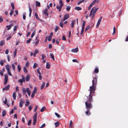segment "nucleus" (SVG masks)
<instances>
[{"label": "nucleus", "instance_id": "28", "mask_svg": "<svg viewBox=\"0 0 128 128\" xmlns=\"http://www.w3.org/2000/svg\"><path fill=\"white\" fill-rule=\"evenodd\" d=\"M24 71L25 73L27 74L28 72V70L25 67L24 68Z\"/></svg>", "mask_w": 128, "mask_h": 128}, {"label": "nucleus", "instance_id": "53", "mask_svg": "<svg viewBox=\"0 0 128 128\" xmlns=\"http://www.w3.org/2000/svg\"><path fill=\"white\" fill-rule=\"evenodd\" d=\"M50 56L54 60V55L52 54H50Z\"/></svg>", "mask_w": 128, "mask_h": 128}, {"label": "nucleus", "instance_id": "31", "mask_svg": "<svg viewBox=\"0 0 128 128\" xmlns=\"http://www.w3.org/2000/svg\"><path fill=\"white\" fill-rule=\"evenodd\" d=\"M6 112L5 110H4L2 112V116H4L6 115Z\"/></svg>", "mask_w": 128, "mask_h": 128}, {"label": "nucleus", "instance_id": "39", "mask_svg": "<svg viewBox=\"0 0 128 128\" xmlns=\"http://www.w3.org/2000/svg\"><path fill=\"white\" fill-rule=\"evenodd\" d=\"M30 104V102L28 100H26V104H25V106H28Z\"/></svg>", "mask_w": 128, "mask_h": 128}, {"label": "nucleus", "instance_id": "21", "mask_svg": "<svg viewBox=\"0 0 128 128\" xmlns=\"http://www.w3.org/2000/svg\"><path fill=\"white\" fill-rule=\"evenodd\" d=\"M76 22V21L75 20L73 21L71 23V27L73 28L74 26V25Z\"/></svg>", "mask_w": 128, "mask_h": 128}, {"label": "nucleus", "instance_id": "34", "mask_svg": "<svg viewBox=\"0 0 128 128\" xmlns=\"http://www.w3.org/2000/svg\"><path fill=\"white\" fill-rule=\"evenodd\" d=\"M70 127L71 128H72L73 126H72V120H71L69 124Z\"/></svg>", "mask_w": 128, "mask_h": 128}, {"label": "nucleus", "instance_id": "51", "mask_svg": "<svg viewBox=\"0 0 128 128\" xmlns=\"http://www.w3.org/2000/svg\"><path fill=\"white\" fill-rule=\"evenodd\" d=\"M90 26L89 25L88 26L86 27V28L85 30V31L86 32L87 30H88L90 28Z\"/></svg>", "mask_w": 128, "mask_h": 128}, {"label": "nucleus", "instance_id": "43", "mask_svg": "<svg viewBox=\"0 0 128 128\" xmlns=\"http://www.w3.org/2000/svg\"><path fill=\"white\" fill-rule=\"evenodd\" d=\"M37 66V64L36 63H34L33 66V68H36Z\"/></svg>", "mask_w": 128, "mask_h": 128}, {"label": "nucleus", "instance_id": "60", "mask_svg": "<svg viewBox=\"0 0 128 128\" xmlns=\"http://www.w3.org/2000/svg\"><path fill=\"white\" fill-rule=\"evenodd\" d=\"M29 65V63L28 62H27L25 66L26 67H28V66Z\"/></svg>", "mask_w": 128, "mask_h": 128}, {"label": "nucleus", "instance_id": "61", "mask_svg": "<svg viewBox=\"0 0 128 128\" xmlns=\"http://www.w3.org/2000/svg\"><path fill=\"white\" fill-rule=\"evenodd\" d=\"M6 27L8 28H7V30H10L11 28V27H10V25L9 26H6Z\"/></svg>", "mask_w": 128, "mask_h": 128}, {"label": "nucleus", "instance_id": "6", "mask_svg": "<svg viewBox=\"0 0 128 128\" xmlns=\"http://www.w3.org/2000/svg\"><path fill=\"white\" fill-rule=\"evenodd\" d=\"M92 95L91 94H89V97L88 98V99L87 101L86 102H91L92 101Z\"/></svg>", "mask_w": 128, "mask_h": 128}, {"label": "nucleus", "instance_id": "54", "mask_svg": "<svg viewBox=\"0 0 128 128\" xmlns=\"http://www.w3.org/2000/svg\"><path fill=\"white\" fill-rule=\"evenodd\" d=\"M32 40L31 38H30L28 40H27L26 41V43L28 44Z\"/></svg>", "mask_w": 128, "mask_h": 128}, {"label": "nucleus", "instance_id": "29", "mask_svg": "<svg viewBox=\"0 0 128 128\" xmlns=\"http://www.w3.org/2000/svg\"><path fill=\"white\" fill-rule=\"evenodd\" d=\"M86 24V22L85 21H84L83 22V24H82V28L84 29V26H85Z\"/></svg>", "mask_w": 128, "mask_h": 128}, {"label": "nucleus", "instance_id": "50", "mask_svg": "<svg viewBox=\"0 0 128 128\" xmlns=\"http://www.w3.org/2000/svg\"><path fill=\"white\" fill-rule=\"evenodd\" d=\"M60 26L62 27L63 26V23L62 22H60Z\"/></svg>", "mask_w": 128, "mask_h": 128}, {"label": "nucleus", "instance_id": "10", "mask_svg": "<svg viewBox=\"0 0 128 128\" xmlns=\"http://www.w3.org/2000/svg\"><path fill=\"white\" fill-rule=\"evenodd\" d=\"M69 18V16L68 14H67L64 15L63 20L65 21L66 19L68 18Z\"/></svg>", "mask_w": 128, "mask_h": 128}, {"label": "nucleus", "instance_id": "12", "mask_svg": "<svg viewBox=\"0 0 128 128\" xmlns=\"http://www.w3.org/2000/svg\"><path fill=\"white\" fill-rule=\"evenodd\" d=\"M78 48H76L74 49H72L71 50L72 52H78Z\"/></svg>", "mask_w": 128, "mask_h": 128}, {"label": "nucleus", "instance_id": "46", "mask_svg": "<svg viewBox=\"0 0 128 128\" xmlns=\"http://www.w3.org/2000/svg\"><path fill=\"white\" fill-rule=\"evenodd\" d=\"M99 72V70L98 68H96L94 70V72L96 73H98Z\"/></svg>", "mask_w": 128, "mask_h": 128}, {"label": "nucleus", "instance_id": "42", "mask_svg": "<svg viewBox=\"0 0 128 128\" xmlns=\"http://www.w3.org/2000/svg\"><path fill=\"white\" fill-rule=\"evenodd\" d=\"M70 6H67L66 7V10L68 11H69L70 9Z\"/></svg>", "mask_w": 128, "mask_h": 128}, {"label": "nucleus", "instance_id": "45", "mask_svg": "<svg viewBox=\"0 0 128 128\" xmlns=\"http://www.w3.org/2000/svg\"><path fill=\"white\" fill-rule=\"evenodd\" d=\"M35 15L36 18L38 20H39V19L38 18V15L36 13H35Z\"/></svg>", "mask_w": 128, "mask_h": 128}, {"label": "nucleus", "instance_id": "56", "mask_svg": "<svg viewBox=\"0 0 128 128\" xmlns=\"http://www.w3.org/2000/svg\"><path fill=\"white\" fill-rule=\"evenodd\" d=\"M0 64L1 66H3L4 64V61L3 60H1L0 62Z\"/></svg>", "mask_w": 128, "mask_h": 128}, {"label": "nucleus", "instance_id": "55", "mask_svg": "<svg viewBox=\"0 0 128 128\" xmlns=\"http://www.w3.org/2000/svg\"><path fill=\"white\" fill-rule=\"evenodd\" d=\"M3 21V18L2 16L0 17V23H2Z\"/></svg>", "mask_w": 128, "mask_h": 128}, {"label": "nucleus", "instance_id": "11", "mask_svg": "<svg viewBox=\"0 0 128 128\" xmlns=\"http://www.w3.org/2000/svg\"><path fill=\"white\" fill-rule=\"evenodd\" d=\"M48 10L47 8H46L43 11V13L44 14L46 15V16H48V13L47 12Z\"/></svg>", "mask_w": 128, "mask_h": 128}, {"label": "nucleus", "instance_id": "27", "mask_svg": "<svg viewBox=\"0 0 128 128\" xmlns=\"http://www.w3.org/2000/svg\"><path fill=\"white\" fill-rule=\"evenodd\" d=\"M74 9L78 11H79L81 10H82V8L79 7H76Z\"/></svg>", "mask_w": 128, "mask_h": 128}, {"label": "nucleus", "instance_id": "26", "mask_svg": "<svg viewBox=\"0 0 128 128\" xmlns=\"http://www.w3.org/2000/svg\"><path fill=\"white\" fill-rule=\"evenodd\" d=\"M11 6L12 7V10H14V3L13 2H12L10 4Z\"/></svg>", "mask_w": 128, "mask_h": 128}, {"label": "nucleus", "instance_id": "22", "mask_svg": "<svg viewBox=\"0 0 128 128\" xmlns=\"http://www.w3.org/2000/svg\"><path fill=\"white\" fill-rule=\"evenodd\" d=\"M27 93L28 96H30V94L31 91L30 90H29L28 88H27Z\"/></svg>", "mask_w": 128, "mask_h": 128}, {"label": "nucleus", "instance_id": "16", "mask_svg": "<svg viewBox=\"0 0 128 128\" xmlns=\"http://www.w3.org/2000/svg\"><path fill=\"white\" fill-rule=\"evenodd\" d=\"M29 16L30 17L31 16V15L32 13V9L31 8H30V6L29 5Z\"/></svg>", "mask_w": 128, "mask_h": 128}, {"label": "nucleus", "instance_id": "2", "mask_svg": "<svg viewBox=\"0 0 128 128\" xmlns=\"http://www.w3.org/2000/svg\"><path fill=\"white\" fill-rule=\"evenodd\" d=\"M85 104L86 108L87 109L90 110L92 108V106L91 102H86Z\"/></svg>", "mask_w": 128, "mask_h": 128}, {"label": "nucleus", "instance_id": "13", "mask_svg": "<svg viewBox=\"0 0 128 128\" xmlns=\"http://www.w3.org/2000/svg\"><path fill=\"white\" fill-rule=\"evenodd\" d=\"M63 6H56V8L58 9V11L60 12L61 11V8Z\"/></svg>", "mask_w": 128, "mask_h": 128}, {"label": "nucleus", "instance_id": "24", "mask_svg": "<svg viewBox=\"0 0 128 128\" xmlns=\"http://www.w3.org/2000/svg\"><path fill=\"white\" fill-rule=\"evenodd\" d=\"M24 102H22V101H20V102L19 103V106L20 107H22V106L23 104L24 103Z\"/></svg>", "mask_w": 128, "mask_h": 128}, {"label": "nucleus", "instance_id": "18", "mask_svg": "<svg viewBox=\"0 0 128 128\" xmlns=\"http://www.w3.org/2000/svg\"><path fill=\"white\" fill-rule=\"evenodd\" d=\"M6 68L7 71L10 70V66L8 64H7L6 65Z\"/></svg>", "mask_w": 128, "mask_h": 128}, {"label": "nucleus", "instance_id": "41", "mask_svg": "<svg viewBox=\"0 0 128 128\" xmlns=\"http://www.w3.org/2000/svg\"><path fill=\"white\" fill-rule=\"evenodd\" d=\"M4 44V42L3 40H2L0 43V45L1 46H2Z\"/></svg>", "mask_w": 128, "mask_h": 128}, {"label": "nucleus", "instance_id": "49", "mask_svg": "<svg viewBox=\"0 0 128 128\" xmlns=\"http://www.w3.org/2000/svg\"><path fill=\"white\" fill-rule=\"evenodd\" d=\"M45 109H46V108L45 107H43L42 108H41L40 111L41 112H43L45 110Z\"/></svg>", "mask_w": 128, "mask_h": 128}, {"label": "nucleus", "instance_id": "35", "mask_svg": "<svg viewBox=\"0 0 128 128\" xmlns=\"http://www.w3.org/2000/svg\"><path fill=\"white\" fill-rule=\"evenodd\" d=\"M59 4L61 6H62L64 5V3L62 2V0H60L59 2Z\"/></svg>", "mask_w": 128, "mask_h": 128}, {"label": "nucleus", "instance_id": "40", "mask_svg": "<svg viewBox=\"0 0 128 128\" xmlns=\"http://www.w3.org/2000/svg\"><path fill=\"white\" fill-rule=\"evenodd\" d=\"M18 72H20L21 70V67L20 65H18Z\"/></svg>", "mask_w": 128, "mask_h": 128}, {"label": "nucleus", "instance_id": "8", "mask_svg": "<svg viewBox=\"0 0 128 128\" xmlns=\"http://www.w3.org/2000/svg\"><path fill=\"white\" fill-rule=\"evenodd\" d=\"M98 8H93L91 10H92V14H95L96 13L98 10Z\"/></svg>", "mask_w": 128, "mask_h": 128}, {"label": "nucleus", "instance_id": "47", "mask_svg": "<svg viewBox=\"0 0 128 128\" xmlns=\"http://www.w3.org/2000/svg\"><path fill=\"white\" fill-rule=\"evenodd\" d=\"M8 80H4V85H5L6 84V83H7L8 82Z\"/></svg>", "mask_w": 128, "mask_h": 128}, {"label": "nucleus", "instance_id": "19", "mask_svg": "<svg viewBox=\"0 0 128 128\" xmlns=\"http://www.w3.org/2000/svg\"><path fill=\"white\" fill-rule=\"evenodd\" d=\"M16 92H14L13 93L12 96L13 99L14 100H16Z\"/></svg>", "mask_w": 128, "mask_h": 128}, {"label": "nucleus", "instance_id": "58", "mask_svg": "<svg viewBox=\"0 0 128 128\" xmlns=\"http://www.w3.org/2000/svg\"><path fill=\"white\" fill-rule=\"evenodd\" d=\"M42 60H43L45 58H46V56H45V55L44 54H42Z\"/></svg>", "mask_w": 128, "mask_h": 128}, {"label": "nucleus", "instance_id": "48", "mask_svg": "<svg viewBox=\"0 0 128 128\" xmlns=\"http://www.w3.org/2000/svg\"><path fill=\"white\" fill-rule=\"evenodd\" d=\"M4 76V80H8V76L7 74H5Z\"/></svg>", "mask_w": 128, "mask_h": 128}, {"label": "nucleus", "instance_id": "25", "mask_svg": "<svg viewBox=\"0 0 128 128\" xmlns=\"http://www.w3.org/2000/svg\"><path fill=\"white\" fill-rule=\"evenodd\" d=\"M36 34V30H34L33 31V32H32L31 36V38H32L33 37L34 35Z\"/></svg>", "mask_w": 128, "mask_h": 128}, {"label": "nucleus", "instance_id": "62", "mask_svg": "<svg viewBox=\"0 0 128 128\" xmlns=\"http://www.w3.org/2000/svg\"><path fill=\"white\" fill-rule=\"evenodd\" d=\"M17 28V26H14V29H13L14 31H16V30Z\"/></svg>", "mask_w": 128, "mask_h": 128}, {"label": "nucleus", "instance_id": "3", "mask_svg": "<svg viewBox=\"0 0 128 128\" xmlns=\"http://www.w3.org/2000/svg\"><path fill=\"white\" fill-rule=\"evenodd\" d=\"M37 116V112H36L34 114V115L33 116V124L34 125H35V124L36 123V122Z\"/></svg>", "mask_w": 128, "mask_h": 128}, {"label": "nucleus", "instance_id": "4", "mask_svg": "<svg viewBox=\"0 0 128 128\" xmlns=\"http://www.w3.org/2000/svg\"><path fill=\"white\" fill-rule=\"evenodd\" d=\"M97 79L96 78H94L92 80V86H96L97 84Z\"/></svg>", "mask_w": 128, "mask_h": 128}, {"label": "nucleus", "instance_id": "36", "mask_svg": "<svg viewBox=\"0 0 128 128\" xmlns=\"http://www.w3.org/2000/svg\"><path fill=\"white\" fill-rule=\"evenodd\" d=\"M17 52V50L16 49L15 50L14 52V58L16 57V53Z\"/></svg>", "mask_w": 128, "mask_h": 128}, {"label": "nucleus", "instance_id": "44", "mask_svg": "<svg viewBox=\"0 0 128 128\" xmlns=\"http://www.w3.org/2000/svg\"><path fill=\"white\" fill-rule=\"evenodd\" d=\"M40 68H38L37 70V72L38 74H41L40 72Z\"/></svg>", "mask_w": 128, "mask_h": 128}, {"label": "nucleus", "instance_id": "30", "mask_svg": "<svg viewBox=\"0 0 128 128\" xmlns=\"http://www.w3.org/2000/svg\"><path fill=\"white\" fill-rule=\"evenodd\" d=\"M54 124L56 127H58L60 123L59 122H57L55 123Z\"/></svg>", "mask_w": 128, "mask_h": 128}, {"label": "nucleus", "instance_id": "1", "mask_svg": "<svg viewBox=\"0 0 128 128\" xmlns=\"http://www.w3.org/2000/svg\"><path fill=\"white\" fill-rule=\"evenodd\" d=\"M96 88V87L92 86L90 87V94L93 95Z\"/></svg>", "mask_w": 128, "mask_h": 128}, {"label": "nucleus", "instance_id": "59", "mask_svg": "<svg viewBox=\"0 0 128 128\" xmlns=\"http://www.w3.org/2000/svg\"><path fill=\"white\" fill-rule=\"evenodd\" d=\"M84 28H82L81 31L80 33V34L81 35H82V34H83L84 32Z\"/></svg>", "mask_w": 128, "mask_h": 128}, {"label": "nucleus", "instance_id": "14", "mask_svg": "<svg viewBox=\"0 0 128 128\" xmlns=\"http://www.w3.org/2000/svg\"><path fill=\"white\" fill-rule=\"evenodd\" d=\"M22 90L23 92V95L25 94L26 92H27V88L26 89L24 88H22Z\"/></svg>", "mask_w": 128, "mask_h": 128}, {"label": "nucleus", "instance_id": "17", "mask_svg": "<svg viewBox=\"0 0 128 128\" xmlns=\"http://www.w3.org/2000/svg\"><path fill=\"white\" fill-rule=\"evenodd\" d=\"M30 76L29 75L27 74L26 77V80L27 82L30 79Z\"/></svg>", "mask_w": 128, "mask_h": 128}, {"label": "nucleus", "instance_id": "23", "mask_svg": "<svg viewBox=\"0 0 128 128\" xmlns=\"http://www.w3.org/2000/svg\"><path fill=\"white\" fill-rule=\"evenodd\" d=\"M90 110L87 109V111L86 112V114L88 116L90 115V113L89 112Z\"/></svg>", "mask_w": 128, "mask_h": 128}, {"label": "nucleus", "instance_id": "63", "mask_svg": "<svg viewBox=\"0 0 128 128\" xmlns=\"http://www.w3.org/2000/svg\"><path fill=\"white\" fill-rule=\"evenodd\" d=\"M38 50H37L36 49L35 50L34 53L35 54H38Z\"/></svg>", "mask_w": 128, "mask_h": 128}, {"label": "nucleus", "instance_id": "52", "mask_svg": "<svg viewBox=\"0 0 128 128\" xmlns=\"http://www.w3.org/2000/svg\"><path fill=\"white\" fill-rule=\"evenodd\" d=\"M31 120H30L28 122V126H30L31 124Z\"/></svg>", "mask_w": 128, "mask_h": 128}, {"label": "nucleus", "instance_id": "38", "mask_svg": "<svg viewBox=\"0 0 128 128\" xmlns=\"http://www.w3.org/2000/svg\"><path fill=\"white\" fill-rule=\"evenodd\" d=\"M116 32V28L115 26H114L113 28V33L112 35H114V34Z\"/></svg>", "mask_w": 128, "mask_h": 128}, {"label": "nucleus", "instance_id": "33", "mask_svg": "<svg viewBox=\"0 0 128 128\" xmlns=\"http://www.w3.org/2000/svg\"><path fill=\"white\" fill-rule=\"evenodd\" d=\"M12 68L13 70V71L14 72L15 70V66L14 65V64H12Z\"/></svg>", "mask_w": 128, "mask_h": 128}, {"label": "nucleus", "instance_id": "57", "mask_svg": "<svg viewBox=\"0 0 128 128\" xmlns=\"http://www.w3.org/2000/svg\"><path fill=\"white\" fill-rule=\"evenodd\" d=\"M26 14L25 13H24L23 14V19L24 20H25V19H26Z\"/></svg>", "mask_w": 128, "mask_h": 128}, {"label": "nucleus", "instance_id": "15", "mask_svg": "<svg viewBox=\"0 0 128 128\" xmlns=\"http://www.w3.org/2000/svg\"><path fill=\"white\" fill-rule=\"evenodd\" d=\"M4 102L5 104L8 107H9V106L10 104L7 103L8 100L6 98H5V100Z\"/></svg>", "mask_w": 128, "mask_h": 128}, {"label": "nucleus", "instance_id": "9", "mask_svg": "<svg viewBox=\"0 0 128 128\" xmlns=\"http://www.w3.org/2000/svg\"><path fill=\"white\" fill-rule=\"evenodd\" d=\"M10 87V85H8L6 86L5 88H3L2 89V90L3 91L5 90H8L9 89Z\"/></svg>", "mask_w": 128, "mask_h": 128}, {"label": "nucleus", "instance_id": "5", "mask_svg": "<svg viewBox=\"0 0 128 128\" xmlns=\"http://www.w3.org/2000/svg\"><path fill=\"white\" fill-rule=\"evenodd\" d=\"M37 91V88L36 87H34V90L33 92H32L31 96V97L32 98H33L34 95L35 94H36V92Z\"/></svg>", "mask_w": 128, "mask_h": 128}, {"label": "nucleus", "instance_id": "37", "mask_svg": "<svg viewBox=\"0 0 128 128\" xmlns=\"http://www.w3.org/2000/svg\"><path fill=\"white\" fill-rule=\"evenodd\" d=\"M45 83L44 82L42 83V85H41V88H40V89L41 90H42V89H43L44 87V86H45Z\"/></svg>", "mask_w": 128, "mask_h": 128}, {"label": "nucleus", "instance_id": "20", "mask_svg": "<svg viewBox=\"0 0 128 128\" xmlns=\"http://www.w3.org/2000/svg\"><path fill=\"white\" fill-rule=\"evenodd\" d=\"M50 65L49 62H46V68L47 69H49L50 68Z\"/></svg>", "mask_w": 128, "mask_h": 128}, {"label": "nucleus", "instance_id": "7", "mask_svg": "<svg viewBox=\"0 0 128 128\" xmlns=\"http://www.w3.org/2000/svg\"><path fill=\"white\" fill-rule=\"evenodd\" d=\"M102 16H101L99 19H98L97 24L96 25V27L97 28H98L99 26V25L100 24L102 19Z\"/></svg>", "mask_w": 128, "mask_h": 128}, {"label": "nucleus", "instance_id": "64", "mask_svg": "<svg viewBox=\"0 0 128 128\" xmlns=\"http://www.w3.org/2000/svg\"><path fill=\"white\" fill-rule=\"evenodd\" d=\"M45 126V124H43L40 127V128H43Z\"/></svg>", "mask_w": 128, "mask_h": 128}, {"label": "nucleus", "instance_id": "32", "mask_svg": "<svg viewBox=\"0 0 128 128\" xmlns=\"http://www.w3.org/2000/svg\"><path fill=\"white\" fill-rule=\"evenodd\" d=\"M36 5L37 6L40 7V2L36 1Z\"/></svg>", "mask_w": 128, "mask_h": 128}]
</instances>
